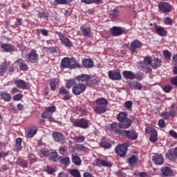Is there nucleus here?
<instances>
[{
	"label": "nucleus",
	"mask_w": 177,
	"mask_h": 177,
	"mask_svg": "<svg viewBox=\"0 0 177 177\" xmlns=\"http://www.w3.org/2000/svg\"><path fill=\"white\" fill-rule=\"evenodd\" d=\"M117 120L120 124V127L122 129H128L132 125V120L128 118V113L126 112H120L117 115Z\"/></svg>",
	"instance_id": "1"
},
{
	"label": "nucleus",
	"mask_w": 177,
	"mask_h": 177,
	"mask_svg": "<svg viewBox=\"0 0 177 177\" xmlns=\"http://www.w3.org/2000/svg\"><path fill=\"white\" fill-rule=\"evenodd\" d=\"M96 106L94 108V111L97 114H103L106 113L109 101L105 98H98L95 100Z\"/></svg>",
	"instance_id": "2"
},
{
	"label": "nucleus",
	"mask_w": 177,
	"mask_h": 177,
	"mask_svg": "<svg viewBox=\"0 0 177 177\" xmlns=\"http://www.w3.org/2000/svg\"><path fill=\"white\" fill-rule=\"evenodd\" d=\"M61 67H62V68L73 69L80 68L81 67V65L75 62L74 59H71L68 57H64L61 62Z\"/></svg>",
	"instance_id": "3"
},
{
	"label": "nucleus",
	"mask_w": 177,
	"mask_h": 177,
	"mask_svg": "<svg viewBox=\"0 0 177 177\" xmlns=\"http://www.w3.org/2000/svg\"><path fill=\"white\" fill-rule=\"evenodd\" d=\"M73 124L76 128H82V129H88L89 128V120L84 118L77 119Z\"/></svg>",
	"instance_id": "4"
},
{
	"label": "nucleus",
	"mask_w": 177,
	"mask_h": 177,
	"mask_svg": "<svg viewBox=\"0 0 177 177\" xmlns=\"http://www.w3.org/2000/svg\"><path fill=\"white\" fill-rule=\"evenodd\" d=\"M56 34L59 36L62 45H64L66 48H73V41L66 37V35L62 33V32H56Z\"/></svg>",
	"instance_id": "5"
},
{
	"label": "nucleus",
	"mask_w": 177,
	"mask_h": 177,
	"mask_svg": "<svg viewBox=\"0 0 177 177\" xmlns=\"http://www.w3.org/2000/svg\"><path fill=\"white\" fill-rule=\"evenodd\" d=\"M86 90V84L82 83L76 84L72 88V93L73 95L78 96L81 93H84Z\"/></svg>",
	"instance_id": "6"
},
{
	"label": "nucleus",
	"mask_w": 177,
	"mask_h": 177,
	"mask_svg": "<svg viewBox=\"0 0 177 177\" xmlns=\"http://www.w3.org/2000/svg\"><path fill=\"white\" fill-rule=\"evenodd\" d=\"M129 146V142H126L124 145H119L115 147V151L117 154H119L120 157H125L127 151H128V147Z\"/></svg>",
	"instance_id": "7"
},
{
	"label": "nucleus",
	"mask_w": 177,
	"mask_h": 177,
	"mask_svg": "<svg viewBox=\"0 0 177 177\" xmlns=\"http://www.w3.org/2000/svg\"><path fill=\"white\" fill-rule=\"evenodd\" d=\"M158 7L161 13H169L172 10V6L167 2H160Z\"/></svg>",
	"instance_id": "8"
},
{
	"label": "nucleus",
	"mask_w": 177,
	"mask_h": 177,
	"mask_svg": "<svg viewBox=\"0 0 177 177\" xmlns=\"http://www.w3.org/2000/svg\"><path fill=\"white\" fill-rule=\"evenodd\" d=\"M27 59L30 63H38L39 60V55L37 53V50H32L28 54Z\"/></svg>",
	"instance_id": "9"
},
{
	"label": "nucleus",
	"mask_w": 177,
	"mask_h": 177,
	"mask_svg": "<svg viewBox=\"0 0 177 177\" xmlns=\"http://www.w3.org/2000/svg\"><path fill=\"white\" fill-rule=\"evenodd\" d=\"M145 132L151 136L149 138L150 142H152V143H156L157 141V131L153 128L146 127Z\"/></svg>",
	"instance_id": "10"
},
{
	"label": "nucleus",
	"mask_w": 177,
	"mask_h": 177,
	"mask_svg": "<svg viewBox=\"0 0 177 177\" xmlns=\"http://www.w3.org/2000/svg\"><path fill=\"white\" fill-rule=\"evenodd\" d=\"M122 136H127L131 140H136V139H138V133H136V131L135 130H123Z\"/></svg>",
	"instance_id": "11"
},
{
	"label": "nucleus",
	"mask_w": 177,
	"mask_h": 177,
	"mask_svg": "<svg viewBox=\"0 0 177 177\" xmlns=\"http://www.w3.org/2000/svg\"><path fill=\"white\" fill-rule=\"evenodd\" d=\"M108 75L109 78H110V80H112V81H119L122 78L121 73L116 71H109L108 73Z\"/></svg>",
	"instance_id": "12"
},
{
	"label": "nucleus",
	"mask_w": 177,
	"mask_h": 177,
	"mask_svg": "<svg viewBox=\"0 0 177 177\" xmlns=\"http://www.w3.org/2000/svg\"><path fill=\"white\" fill-rule=\"evenodd\" d=\"M111 131L112 132H115L120 136H122V133L124 132V130L120 129L121 127L120 126V123H113L110 125Z\"/></svg>",
	"instance_id": "13"
},
{
	"label": "nucleus",
	"mask_w": 177,
	"mask_h": 177,
	"mask_svg": "<svg viewBox=\"0 0 177 177\" xmlns=\"http://www.w3.org/2000/svg\"><path fill=\"white\" fill-rule=\"evenodd\" d=\"M162 176L163 177H171L174 175V171L169 167H162L160 169Z\"/></svg>",
	"instance_id": "14"
},
{
	"label": "nucleus",
	"mask_w": 177,
	"mask_h": 177,
	"mask_svg": "<svg viewBox=\"0 0 177 177\" xmlns=\"http://www.w3.org/2000/svg\"><path fill=\"white\" fill-rule=\"evenodd\" d=\"M152 161L154 164H156V165H161L164 164V156H162V154L155 153L152 156Z\"/></svg>",
	"instance_id": "15"
},
{
	"label": "nucleus",
	"mask_w": 177,
	"mask_h": 177,
	"mask_svg": "<svg viewBox=\"0 0 177 177\" xmlns=\"http://www.w3.org/2000/svg\"><path fill=\"white\" fill-rule=\"evenodd\" d=\"M142 46V42L138 39H136L131 42L130 50L131 52H132V53H135V52H136V49H140Z\"/></svg>",
	"instance_id": "16"
},
{
	"label": "nucleus",
	"mask_w": 177,
	"mask_h": 177,
	"mask_svg": "<svg viewBox=\"0 0 177 177\" xmlns=\"http://www.w3.org/2000/svg\"><path fill=\"white\" fill-rule=\"evenodd\" d=\"M127 84L131 89H135L136 91H142L143 88L141 83L136 81L127 82Z\"/></svg>",
	"instance_id": "17"
},
{
	"label": "nucleus",
	"mask_w": 177,
	"mask_h": 177,
	"mask_svg": "<svg viewBox=\"0 0 177 177\" xmlns=\"http://www.w3.org/2000/svg\"><path fill=\"white\" fill-rule=\"evenodd\" d=\"M80 31H82L83 36L88 37V38H91V37L93 35V33L92 32V29L91 28V27L81 26Z\"/></svg>",
	"instance_id": "18"
},
{
	"label": "nucleus",
	"mask_w": 177,
	"mask_h": 177,
	"mask_svg": "<svg viewBox=\"0 0 177 177\" xmlns=\"http://www.w3.org/2000/svg\"><path fill=\"white\" fill-rule=\"evenodd\" d=\"M53 138L55 142H58L59 143H62L64 145L66 140H64V137L62 135L61 133L59 132H53Z\"/></svg>",
	"instance_id": "19"
},
{
	"label": "nucleus",
	"mask_w": 177,
	"mask_h": 177,
	"mask_svg": "<svg viewBox=\"0 0 177 177\" xmlns=\"http://www.w3.org/2000/svg\"><path fill=\"white\" fill-rule=\"evenodd\" d=\"M14 84L17 88H20L21 89H27L28 88V83L23 80H15Z\"/></svg>",
	"instance_id": "20"
},
{
	"label": "nucleus",
	"mask_w": 177,
	"mask_h": 177,
	"mask_svg": "<svg viewBox=\"0 0 177 177\" xmlns=\"http://www.w3.org/2000/svg\"><path fill=\"white\" fill-rule=\"evenodd\" d=\"M95 164L97 167H111V162L107 160H103L102 158H97L95 160Z\"/></svg>",
	"instance_id": "21"
},
{
	"label": "nucleus",
	"mask_w": 177,
	"mask_h": 177,
	"mask_svg": "<svg viewBox=\"0 0 177 177\" xmlns=\"http://www.w3.org/2000/svg\"><path fill=\"white\" fill-rule=\"evenodd\" d=\"M17 66H19V70L21 71H27L28 70V66H27V63L23 59H19L15 62Z\"/></svg>",
	"instance_id": "22"
},
{
	"label": "nucleus",
	"mask_w": 177,
	"mask_h": 177,
	"mask_svg": "<svg viewBox=\"0 0 177 177\" xmlns=\"http://www.w3.org/2000/svg\"><path fill=\"white\" fill-rule=\"evenodd\" d=\"M37 131H38V127L37 126L29 128L26 131V138H32L35 135H37Z\"/></svg>",
	"instance_id": "23"
},
{
	"label": "nucleus",
	"mask_w": 177,
	"mask_h": 177,
	"mask_svg": "<svg viewBox=\"0 0 177 177\" xmlns=\"http://www.w3.org/2000/svg\"><path fill=\"white\" fill-rule=\"evenodd\" d=\"M138 68L142 71H145V73H150V71H151L150 66H149V65L145 62H138Z\"/></svg>",
	"instance_id": "24"
},
{
	"label": "nucleus",
	"mask_w": 177,
	"mask_h": 177,
	"mask_svg": "<svg viewBox=\"0 0 177 177\" xmlns=\"http://www.w3.org/2000/svg\"><path fill=\"white\" fill-rule=\"evenodd\" d=\"M1 48L3 52L9 53L15 51V47L12 44H3L1 45Z\"/></svg>",
	"instance_id": "25"
},
{
	"label": "nucleus",
	"mask_w": 177,
	"mask_h": 177,
	"mask_svg": "<svg viewBox=\"0 0 177 177\" xmlns=\"http://www.w3.org/2000/svg\"><path fill=\"white\" fill-rule=\"evenodd\" d=\"M111 32L114 37H118V35H122V28L118 26H114L111 29Z\"/></svg>",
	"instance_id": "26"
},
{
	"label": "nucleus",
	"mask_w": 177,
	"mask_h": 177,
	"mask_svg": "<svg viewBox=\"0 0 177 177\" xmlns=\"http://www.w3.org/2000/svg\"><path fill=\"white\" fill-rule=\"evenodd\" d=\"M122 75L126 80H135V73L131 71H124Z\"/></svg>",
	"instance_id": "27"
},
{
	"label": "nucleus",
	"mask_w": 177,
	"mask_h": 177,
	"mask_svg": "<svg viewBox=\"0 0 177 177\" xmlns=\"http://www.w3.org/2000/svg\"><path fill=\"white\" fill-rule=\"evenodd\" d=\"M155 32L160 37H165L167 35V30L162 26H156L155 28Z\"/></svg>",
	"instance_id": "28"
},
{
	"label": "nucleus",
	"mask_w": 177,
	"mask_h": 177,
	"mask_svg": "<svg viewBox=\"0 0 177 177\" xmlns=\"http://www.w3.org/2000/svg\"><path fill=\"white\" fill-rule=\"evenodd\" d=\"M101 147L104 149H111V144L109 139H102L100 143Z\"/></svg>",
	"instance_id": "29"
},
{
	"label": "nucleus",
	"mask_w": 177,
	"mask_h": 177,
	"mask_svg": "<svg viewBox=\"0 0 177 177\" xmlns=\"http://www.w3.org/2000/svg\"><path fill=\"white\" fill-rule=\"evenodd\" d=\"M77 81L79 82H88L91 80V76L88 75H81L76 77Z\"/></svg>",
	"instance_id": "30"
},
{
	"label": "nucleus",
	"mask_w": 177,
	"mask_h": 177,
	"mask_svg": "<svg viewBox=\"0 0 177 177\" xmlns=\"http://www.w3.org/2000/svg\"><path fill=\"white\" fill-rule=\"evenodd\" d=\"M82 63L86 68H92V67H93V62L91 59H84L82 60Z\"/></svg>",
	"instance_id": "31"
},
{
	"label": "nucleus",
	"mask_w": 177,
	"mask_h": 177,
	"mask_svg": "<svg viewBox=\"0 0 177 177\" xmlns=\"http://www.w3.org/2000/svg\"><path fill=\"white\" fill-rule=\"evenodd\" d=\"M59 80L58 78L53 79L50 81V88L51 91H56V86L57 85H59Z\"/></svg>",
	"instance_id": "32"
},
{
	"label": "nucleus",
	"mask_w": 177,
	"mask_h": 177,
	"mask_svg": "<svg viewBox=\"0 0 177 177\" xmlns=\"http://www.w3.org/2000/svg\"><path fill=\"white\" fill-rule=\"evenodd\" d=\"M166 157L167 158H168V160H175V158H177L176 153H175V149H174V151L169 149L166 154Z\"/></svg>",
	"instance_id": "33"
},
{
	"label": "nucleus",
	"mask_w": 177,
	"mask_h": 177,
	"mask_svg": "<svg viewBox=\"0 0 177 177\" xmlns=\"http://www.w3.org/2000/svg\"><path fill=\"white\" fill-rule=\"evenodd\" d=\"M68 172H69L70 175H71V176L81 177V173L80 172L79 169H70V170H68Z\"/></svg>",
	"instance_id": "34"
},
{
	"label": "nucleus",
	"mask_w": 177,
	"mask_h": 177,
	"mask_svg": "<svg viewBox=\"0 0 177 177\" xmlns=\"http://www.w3.org/2000/svg\"><path fill=\"white\" fill-rule=\"evenodd\" d=\"M72 162H73L75 165L80 166V165H81L82 161L81 160V158H80L79 156H72Z\"/></svg>",
	"instance_id": "35"
},
{
	"label": "nucleus",
	"mask_w": 177,
	"mask_h": 177,
	"mask_svg": "<svg viewBox=\"0 0 177 177\" xmlns=\"http://www.w3.org/2000/svg\"><path fill=\"white\" fill-rule=\"evenodd\" d=\"M110 16L112 20H115V19L120 16V12L117 8H115L114 10H111Z\"/></svg>",
	"instance_id": "36"
},
{
	"label": "nucleus",
	"mask_w": 177,
	"mask_h": 177,
	"mask_svg": "<svg viewBox=\"0 0 177 177\" xmlns=\"http://www.w3.org/2000/svg\"><path fill=\"white\" fill-rule=\"evenodd\" d=\"M72 139L74 142H76V143H84V142H85V137L84 136H75L73 137Z\"/></svg>",
	"instance_id": "37"
},
{
	"label": "nucleus",
	"mask_w": 177,
	"mask_h": 177,
	"mask_svg": "<svg viewBox=\"0 0 177 177\" xmlns=\"http://www.w3.org/2000/svg\"><path fill=\"white\" fill-rule=\"evenodd\" d=\"M60 162L61 164H63L64 167H68V165H70V158L68 156L62 158L60 159Z\"/></svg>",
	"instance_id": "38"
},
{
	"label": "nucleus",
	"mask_w": 177,
	"mask_h": 177,
	"mask_svg": "<svg viewBox=\"0 0 177 177\" xmlns=\"http://www.w3.org/2000/svg\"><path fill=\"white\" fill-rule=\"evenodd\" d=\"M98 80L97 77H90V80L88 82H86L87 86H92V85H95V84H97Z\"/></svg>",
	"instance_id": "39"
},
{
	"label": "nucleus",
	"mask_w": 177,
	"mask_h": 177,
	"mask_svg": "<svg viewBox=\"0 0 177 177\" xmlns=\"http://www.w3.org/2000/svg\"><path fill=\"white\" fill-rule=\"evenodd\" d=\"M1 97L6 102H10L12 100V97L8 93H1Z\"/></svg>",
	"instance_id": "40"
},
{
	"label": "nucleus",
	"mask_w": 177,
	"mask_h": 177,
	"mask_svg": "<svg viewBox=\"0 0 177 177\" xmlns=\"http://www.w3.org/2000/svg\"><path fill=\"white\" fill-rule=\"evenodd\" d=\"M21 142L22 140L20 138H17L15 140V147L18 151H20V150H21Z\"/></svg>",
	"instance_id": "41"
},
{
	"label": "nucleus",
	"mask_w": 177,
	"mask_h": 177,
	"mask_svg": "<svg viewBox=\"0 0 177 177\" xmlns=\"http://www.w3.org/2000/svg\"><path fill=\"white\" fill-rule=\"evenodd\" d=\"M7 68L8 63H6V62H4L2 64H0V75H2V74L6 71Z\"/></svg>",
	"instance_id": "42"
},
{
	"label": "nucleus",
	"mask_w": 177,
	"mask_h": 177,
	"mask_svg": "<svg viewBox=\"0 0 177 177\" xmlns=\"http://www.w3.org/2000/svg\"><path fill=\"white\" fill-rule=\"evenodd\" d=\"M151 66L153 68H158L161 66V60L155 58Z\"/></svg>",
	"instance_id": "43"
},
{
	"label": "nucleus",
	"mask_w": 177,
	"mask_h": 177,
	"mask_svg": "<svg viewBox=\"0 0 177 177\" xmlns=\"http://www.w3.org/2000/svg\"><path fill=\"white\" fill-rule=\"evenodd\" d=\"M75 81L74 80H71L66 82V86L68 89H70L71 88H74V86H75Z\"/></svg>",
	"instance_id": "44"
},
{
	"label": "nucleus",
	"mask_w": 177,
	"mask_h": 177,
	"mask_svg": "<svg viewBox=\"0 0 177 177\" xmlns=\"http://www.w3.org/2000/svg\"><path fill=\"white\" fill-rule=\"evenodd\" d=\"M145 78V75L142 73V72H138L136 74H134V80H137L138 81H142Z\"/></svg>",
	"instance_id": "45"
},
{
	"label": "nucleus",
	"mask_w": 177,
	"mask_h": 177,
	"mask_svg": "<svg viewBox=\"0 0 177 177\" xmlns=\"http://www.w3.org/2000/svg\"><path fill=\"white\" fill-rule=\"evenodd\" d=\"M138 162V158L135 156H132L130 158H129V164L131 166L135 165Z\"/></svg>",
	"instance_id": "46"
},
{
	"label": "nucleus",
	"mask_w": 177,
	"mask_h": 177,
	"mask_svg": "<svg viewBox=\"0 0 177 177\" xmlns=\"http://www.w3.org/2000/svg\"><path fill=\"white\" fill-rule=\"evenodd\" d=\"M59 93L60 95H70V91L64 87H61L59 90Z\"/></svg>",
	"instance_id": "47"
},
{
	"label": "nucleus",
	"mask_w": 177,
	"mask_h": 177,
	"mask_svg": "<svg viewBox=\"0 0 177 177\" xmlns=\"http://www.w3.org/2000/svg\"><path fill=\"white\" fill-rule=\"evenodd\" d=\"M163 56L167 60H169V59H171V52H169V50H163Z\"/></svg>",
	"instance_id": "48"
},
{
	"label": "nucleus",
	"mask_w": 177,
	"mask_h": 177,
	"mask_svg": "<svg viewBox=\"0 0 177 177\" xmlns=\"http://www.w3.org/2000/svg\"><path fill=\"white\" fill-rule=\"evenodd\" d=\"M50 116H52V113L48 111L47 109H46L41 114L42 118H49Z\"/></svg>",
	"instance_id": "49"
},
{
	"label": "nucleus",
	"mask_w": 177,
	"mask_h": 177,
	"mask_svg": "<svg viewBox=\"0 0 177 177\" xmlns=\"http://www.w3.org/2000/svg\"><path fill=\"white\" fill-rule=\"evenodd\" d=\"M12 99L15 102H19V100H21L23 99V95L17 94V95L13 96Z\"/></svg>",
	"instance_id": "50"
},
{
	"label": "nucleus",
	"mask_w": 177,
	"mask_h": 177,
	"mask_svg": "<svg viewBox=\"0 0 177 177\" xmlns=\"http://www.w3.org/2000/svg\"><path fill=\"white\" fill-rule=\"evenodd\" d=\"M44 171L47 172V174H49L50 175H51V174L55 172V170H53V168L49 166H46V167H45L44 169Z\"/></svg>",
	"instance_id": "51"
},
{
	"label": "nucleus",
	"mask_w": 177,
	"mask_h": 177,
	"mask_svg": "<svg viewBox=\"0 0 177 177\" xmlns=\"http://www.w3.org/2000/svg\"><path fill=\"white\" fill-rule=\"evenodd\" d=\"M57 157H58V155L55 152H52L50 160H52L53 161L56 162L57 160Z\"/></svg>",
	"instance_id": "52"
},
{
	"label": "nucleus",
	"mask_w": 177,
	"mask_h": 177,
	"mask_svg": "<svg viewBox=\"0 0 177 177\" xmlns=\"http://www.w3.org/2000/svg\"><path fill=\"white\" fill-rule=\"evenodd\" d=\"M163 91L167 93H169V92L172 91V86L171 85H167L165 87H163Z\"/></svg>",
	"instance_id": "53"
},
{
	"label": "nucleus",
	"mask_w": 177,
	"mask_h": 177,
	"mask_svg": "<svg viewBox=\"0 0 177 177\" xmlns=\"http://www.w3.org/2000/svg\"><path fill=\"white\" fill-rule=\"evenodd\" d=\"M144 62H145L148 66H151L152 63H151V57H146L144 59Z\"/></svg>",
	"instance_id": "54"
},
{
	"label": "nucleus",
	"mask_w": 177,
	"mask_h": 177,
	"mask_svg": "<svg viewBox=\"0 0 177 177\" xmlns=\"http://www.w3.org/2000/svg\"><path fill=\"white\" fill-rule=\"evenodd\" d=\"M48 50L51 53H57V52L59 51V48H57V47H49Z\"/></svg>",
	"instance_id": "55"
},
{
	"label": "nucleus",
	"mask_w": 177,
	"mask_h": 177,
	"mask_svg": "<svg viewBox=\"0 0 177 177\" xmlns=\"http://www.w3.org/2000/svg\"><path fill=\"white\" fill-rule=\"evenodd\" d=\"M19 167H21L22 168H27V167H28L27 161L21 160L19 162Z\"/></svg>",
	"instance_id": "56"
},
{
	"label": "nucleus",
	"mask_w": 177,
	"mask_h": 177,
	"mask_svg": "<svg viewBox=\"0 0 177 177\" xmlns=\"http://www.w3.org/2000/svg\"><path fill=\"white\" fill-rule=\"evenodd\" d=\"M164 21L165 24H166L167 26H171V24H172V19H171L170 17H166Z\"/></svg>",
	"instance_id": "57"
},
{
	"label": "nucleus",
	"mask_w": 177,
	"mask_h": 177,
	"mask_svg": "<svg viewBox=\"0 0 177 177\" xmlns=\"http://www.w3.org/2000/svg\"><path fill=\"white\" fill-rule=\"evenodd\" d=\"M48 111H49L50 113L53 114L56 111V106H49L46 109Z\"/></svg>",
	"instance_id": "58"
},
{
	"label": "nucleus",
	"mask_w": 177,
	"mask_h": 177,
	"mask_svg": "<svg viewBox=\"0 0 177 177\" xmlns=\"http://www.w3.org/2000/svg\"><path fill=\"white\" fill-rule=\"evenodd\" d=\"M126 109L128 110H131L132 109V102L131 101H127L124 103Z\"/></svg>",
	"instance_id": "59"
},
{
	"label": "nucleus",
	"mask_w": 177,
	"mask_h": 177,
	"mask_svg": "<svg viewBox=\"0 0 177 177\" xmlns=\"http://www.w3.org/2000/svg\"><path fill=\"white\" fill-rule=\"evenodd\" d=\"M169 135L171 136V138H174V139H177V133L175 132V131L171 130L169 131Z\"/></svg>",
	"instance_id": "60"
},
{
	"label": "nucleus",
	"mask_w": 177,
	"mask_h": 177,
	"mask_svg": "<svg viewBox=\"0 0 177 177\" xmlns=\"http://www.w3.org/2000/svg\"><path fill=\"white\" fill-rule=\"evenodd\" d=\"M158 125L160 128H165V121L161 119L158 120Z\"/></svg>",
	"instance_id": "61"
},
{
	"label": "nucleus",
	"mask_w": 177,
	"mask_h": 177,
	"mask_svg": "<svg viewBox=\"0 0 177 177\" xmlns=\"http://www.w3.org/2000/svg\"><path fill=\"white\" fill-rule=\"evenodd\" d=\"M38 16L40 17V19H46V17H48V15H46V13L44 12H39Z\"/></svg>",
	"instance_id": "62"
},
{
	"label": "nucleus",
	"mask_w": 177,
	"mask_h": 177,
	"mask_svg": "<svg viewBox=\"0 0 177 177\" xmlns=\"http://www.w3.org/2000/svg\"><path fill=\"white\" fill-rule=\"evenodd\" d=\"M66 151H67V147H61L59 148V153H60V154L64 155V153H66Z\"/></svg>",
	"instance_id": "63"
},
{
	"label": "nucleus",
	"mask_w": 177,
	"mask_h": 177,
	"mask_svg": "<svg viewBox=\"0 0 177 177\" xmlns=\"http://www.w3.org/2000/svg\"><path fill=\"white\" fill-rule=\"evenodd\" d=\"M171 84L175 86H177V76L171 79Z\"/></svg>",
	"instance_id": "64"
}]
</instances>
